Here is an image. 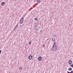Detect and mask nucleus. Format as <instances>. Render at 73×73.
Masks as SVG:
<instances>
[{"label": "nucleus", "instance_id": "nucleus-1", "mask_svg": "<svg viewBox=\"0 0 73 73\" xmlns=\"http://www.w3.org/2000/svg\"><path fill=\"white\" fill-rule=\"evenodd\" d=\"M57 42H56L54 43L53 45H52L51 50L52 52H56L57 50Z\"/></svg>", "mask_w": 73, "mask_h": 73}, {"label": "nucleus", "instance_id": "nucleus-2", "mask_svg": "<svg viewBox=\"0 0 73 73\" xmlns=\"http://www.w3.org/2000/svg\"><path fill=\"white\" fill-rule=\"evenodd\" d=\"M24 17H22L20 20V23L21 24H22L23 23V22L24 21Z\"/></svg>", "mask_w": 73, "mask_h": 73}, {"label": "nucleus", "instance_id": "nucleus-3", "mask_svg": "<svg viewBox=\"0 0 73 73\" xmlns=\"http://www.w3.org/2000/svg\"><path fill=\"white\" fill-rule=\"evenodd\" d=\"M32 58H33V56H32V55H30L29 56L28 58L29 60H31L32 59Z\"/></svg>", "mask_w": 73, "mask_h": 73}, {"label": "nucleus", "instance_id": "nucleus-4", "mask_svg": "<svg viewBox=\"0 0 73 73\" xmlns=\"http://www.w3.org/2000/svg\"><path fill=\"white\" fill-rule=\"evenodd\" d=\"M19 26V25L17 24L15 26V27L13 28V30L15 31L16 29H17V27Z\"/></svg>", "mask_w": 73, "mask_h": 73}, {"label": "nucleus", "instance_id": "nucleus-5", "mask_svg": "<svg viewBox=\"0 0 73 73\" xmlns=\"http://www.w3.org/2000/svg\"><path fill=\"white\" fill-rule=\"evenodd\" d=\"M42 59V57L41 56L39 57L38 58V61H41V60Z\"/></svg>", "mask_w": 73, "mask_h": 73}, {"label": "nucleus", "instance_id": "nucleus-6", "mask_svg": "<svg viewBox=\"0 0 73 73\" xmlns=\"http://www.w3.org/2000/svg\"><path fill=\"white\" fill-rule=\"evenodd\" d=\"M52 41H53L54 42H55L56 41V39L54 38H52L51 39Z\"/></svg>", "mask_w": 73, "mask_h": 73}, {"label": "nucleus", "instance_id": "nucleus-7", "mask_svg": "<svg viewBox=\"0 0 73 73\" xmlns=\"http://www.w3.org/2000/svg\"><path fill=\"white\" fill-rule=\"evenodd\" d=\"M5 5V2H2L1 3V5L3 6V5Z\"/></svg>", "mask_w": 73, "mask_h": 73}, {"label": "nucleus", "instance_id": "nucleus-8", "mask_svg": "<svg viewBox=\"0 0 73 73\" xmlns=\"http://www.w3.org/2000/svg\"><path fill=\"white\" fill-rule=\"evenodd\" d=\"M72 60H70L68 61V63L69 64H72Z\"/></svg>", "mask_w": 73, "mask_h": 73}, {"label": "nucleus", "instance_id": "nucleus-9", "mask_svg": "<svg viewBox=\"0 0 73 73\" xmlns=\"http://www.w3.org/2000/svg\"><path fill=\"white\" fill-rule=\"evenodd\" d=\"M68 70L70 71L72 70V68H71V67H70L68 68Z\"/></svg>", "mask_w": 73, "mask_h": 73}, {"label": "nucleus", "instance_id": "nucleus-10", "mask_svg": "<svg viewBox=\"0 0 73 73\" xmlns=\"http://www.w3.org/2000/svg\"><path fill=\"white\" fill-rule=\"evenodd\" d=\"M73 70H72L71 71V72H69V71H67V73H73Z\"/></svg>", "mask_w": 73, "mask_h": 73}, {"label": "nucleus", "instance_id": "nucleus-11", "mask_svg": "<svg viewBox=\"0 0 73 73\" xmlns=\"http://www.w3.org/2000/svg\"><path fill=\"white\" fill-rule=\"evenodd\" d=\"M40 1H41V0H36V1L37 3H39Z\"/></svg>", "mask_w": 73, "mask_h": 73}, {"label": "nucleus", "instance_id": "nucleus-12", "mask_svg": "<svg viewBox=\"0 0 73 73\" xmlns=\"http://www.w3.org/2000/svg\"><path fill=\"white\" fill-rule=\"evenodd\" d=\"M34 20H36V21H37V18H34Z\"/></svg>", "mask_w": 73, "mask_h": 73}, {"label": "nucleus", "instance_id": "nucleus-13", "mask_svg": "<svg viewBox=\"0 0 73 73\" xmlns=\"http://www.w3.org/2000/svg\"><path fill=\"white\" fill-rule=\"evenodd\" d=\"M1 50H0V54H1Z\"/></svg>", "mask_w": 73, "mask_h": 73}, {"label": "nucleus", "instance_id": "nucleus-14", "mask_svg": "<svg viewBox=\"0 0 73 73\" xmlns=\"http://www.w3.org/2000/svg\"><path fill=\"white\" fill-rule=\"evenodd\" d=\"M19 70H21V67H19Z\"/></svg>", "mask_w": 73, "mask_h": 73}, {"label": "nucleus", "instance_id": "nucleus-15", "mask_svg": "<svg viewBox=\"0 0 73 73\" xmlns=\"http://www.w3.org/2000/svg\"><path fill=\"white\" fill-rule=\"evenodd\" d=\"M31 41L29 42V44H31Z\"/></svg>", "mask_w": 73, "mask_h": 73}, {"label": "nucleus", "instance_id": "nucleus-16", "mask_svg": "<svg viewBox=\"0 0 73 73\" xmlns=\"http://www.w3.org/2000/svg\"><path fill=\"white\" fill-rule=\"evenodd\" d=\"M21 70H22V69H23V68H22V67H21Z\"/></svg>", "mask_w": 73, "mask_h": 73}, {"label": "nucleus", "instance_id": "nucleus-17", "mask_svg": "<svg viewBox=\"0 0 73 73\" xmlns=\"http://www.w3.org/2000/svg\"><path fill=\"white\" fill-rule=\"evenodd\" d=\"M70 66L71 67H72V64H71L70 65Z\"/></svg>", "mask_w": 73, "mask_h": 73}, {"label": "nucleus", "instance_id": "nucleus-18", "mask_svg": "<svg viewBox=\"0 0 73 73\" xmlns=\"http://www.w3.org/2000/svg\"><path fill=\"white\" fill-rule=\"evenodd\" d=\"M72 68H73V64H72Z\"/></svg>", "mask_w": 73, "mask_h": 73}, {"label": "nucleus", "instance_id": "nucleus-19", "mask_svg": "<svg viewBox=\"0 0 73 73\" xmlns=\"http://www.w3.org/2000/svg\"><path fill=\"white\" fill-rule=\"evenodd\" d=\"M39 29H41V27H39Z\"/></svg>", "mask_w": 73, "mask_h": 73}, {"label": "nucleus", "instance_id": "nucleus-20", "mask_svg": "<svg viewBox=\"0 0 73 73\" xmlns=\"http://www.w3.org/2000/svg\"><path fill=\"white\" fill-rule=\"evenodd\" d=\"M43 46H45V45H43Z\"/></svg>", "mask_w": 73, "mask_h": 73}, {"label": "nucleus", "instance_id": "nucleus-21", "mask_svg": "<svg viewBox=\"0 0 73 73\" xmlns=\"http://www.w3.org/2000/svg\"><path fill=\"white\" fill-rule=\"evenodd\" d=\"M65 0V1H66V0Z\"/></svg>", "mask_w": 73, "mask_h": 73}, {"label": "nucleus", "instance_id": "nucleus-22", "mask_svg": "<svg viewBox=\"0 0 73 73\" xmlns=\"http://www.w3.org/2000/svg\"><path fill=\"white\" fill-rule=\"evenodd\" d=\"M56 36V35H55V36Z\"/></svg>", "mask_w": 73, "mask_h": 73}]
</instances>
